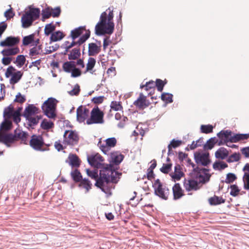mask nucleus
<instances>
[{
	"mask_svg": "<svg viewBox=\"0 0 249 249\" xmlns=\"http://www.w3.org/2000/svg\"><path fill=\"white\" fill-rule=\"evenodd\" d=\"M51 16L53 17H57L60 13V9L59 8L57 7L54 9L50 8Z\"/></svg>",
	"mask_w": 249,
	"mask_h": 249,
	"instance_id": "69168bd1",
	"label": "nucleus"
},
{
	"mask_svg": "<svg viewBox=\"0 0 249 249\" xmlns=\"http://www.w3.org/2000/svg\"><path fill=\"white\" fill-rule=\"evenodd\" d=\"M174 199L177 200L180 198L184 195L183 190L179 183H176L172 188Z\"/></svg>",
	"mask_w": 249,
	"mask_h": 249,
	"instance_id": "5701e85b",
	"label": "nucleus"
},
{
	"mask_svg": "<svg viewBox=\"0 0 249 249\" xmlns=\"http://www.w3.org/2000/svg\"><path fill=\"white\" fill-rule=\"evenodd\" d=\"M164 85L165 84L163 83V81L160 79H157L155 83V86H157L158 90L159 91L162 90Z\"/></svg>",
	"mask_w": 249,
	"mask_h": 249,
	"instance_id": "052dcab7",
	"label": "nucleus"
},
{
	"mask_svg": "<svg viewBox=\"0 0 249 249\" xmlns=\"http://www.w3.org/2000/svg\"><path fill=\"white\" fill-rule=\"evenodd\" d=\"M228 167V165L223 161H217L213 164V168L215 170H222Z\"/></svg>",
	"mask_w": 249,
	"mask_h": 249,
	"instance_id": "f704fd0d",
	"label": "nucleus"
},
{
	"mask_svg": "<svg viewBox=\"0 0 249 249\" xmlns=\"http://www.w3.org/2000/svg\"><path fill=\"white\" fill-rule=\"evenodd\" d=\"M200 129L201 132L207 134L213 131V126L210 124L201 125Z\"/></svg>",
	"mask_w": 249,
	"mask_h": 249,
	"instance_id": "79ce46f5",
	"label": "nucleus"
},
{
	"mask_svg": "<svg viewBox=\"0 0 249 249\" xmlns=\"http://www.w3.org/2000/svg\"><path fill=\"white\" fill-rule=\"evenodd\" d=\"M217 136L225 142H232L233 136H232L231 131L228 130H222L217 134Z\"/></svg>",
	"mask_w": 249,
	"mask_h": 249,
	"instance_id": "4be33fe9",
	"label": "nucleus"
},
{
	"mask_svg": "<svg viewBox=\"0 0 249 249\" xmlns=\"http://www.w3.org/2000/svg\"><path fill=\"white\" fill-rule=\"evenodd\" d=\"M71 175L73 180L75 181H80L82 178L80 173L77 170L71 172Z\"/></svg>",
	"mask_w": 249,
	"mask_h": 249,
	"instance_id": "49530a36",
	"label": "nucleus"
},
{
	"mask_svg": "<svg viewBox=\"0 0 249 249\" xmlns=\"http://www.w3.org/2000/svg\"><path fill=\"white\" fill-rule=\"evenodd\" d=\"M124 159L123 155L118 152H114L111 153L110 161L115 164H119Z\"/></svg>",
	"mask_w": 249,
	"mask_h": 249,
	"instance_id": "393cba45",
	"label": "nucleus"
},
{
	"mask_svg": "<svg viewBox=\"0 0 249 249\" xmlns=\"http://www.w3.org/2000/svg\"><path fill=\"white\" fill-rule=\"evenodd\" d=\"M80 55L79 50L77 49H74L69 54V59L75 60L77 59Z\"/></svg>",
	"mask_w": 249,
	"mask_h": 249,
	"instance_id": "a19ab883",
	"label": "nucleus"
},
{
	"mask_svg": "<svg viewBox=\"0 0 249 249\" xmlns=\"http://www.w3.org/2000/svg\"><path fill=\"white\" fill-rule=\"evenodd\" d=\"M55 28V26L52 24H48L45 27L44 32L47 36H49L52 32H53Z\"/></svg>",
	"mask_w": 249,
	"mask_h": 249,
	"instance_id": "37998d69",
	"label": "nucleus"
},
{
	"mask_svg": "<svg viewBox=\"0 0 249 249\" xmlns=\"http://www.w3.org/2000/svg\"><path fill=\"white\" fill-rule=\"evenodd\" d=\"M153 186L156 195L163 199H167L169 195V190L166 186L161 184L159 179L155 180Z\"/></svg>",
	"mask_w": 249,
	"mask_h": 249,
	"instance_id": "0eeeda50",
	"label": "nucleus"
},
{
	"mask_svg": "<svg viewBox=\"0 0 249 249\" xmlns=\"http://www.w3.org/2000/svg\"><path fill=\"white\" fill-rule=\"evenodd\" d=\"M57 101L53 98H48L42 105V108L45 114L49 118H54L56 116L55 109Z\"/></svg>",
	"mask_w": 249,
	"mask_h": 249,
	"instance_id": "20e7f679",
	"label": "nucleus"
},
{
	"mask_svg": "<svg viewBox=\"0 0 249 249\" xmlns=\"http://www.w3.org/2000/svg\"><path fill=\"white\" fill-rule=\"evenodd\" d=\"M79 187L85 189V193H88L91 188V183L86 179L82 180L79 184Z\"/></svg>",
	"mask_w": 249,
	"mask_h": 249,
	"instance_id": "2f4dec72",
	"label": "nucleus"
},
{
	"mask_svg": "<svg viewBox=\"0 0 249 249\" xmlns=\"http://www.w3.org/2000/svg\"><path fill=\"white\" fill-rule=\"evenodd\" d=\"M103 123V113L98 108H93L90 112V117L87 119V124H102Z\"/></svg>",
	"mask_w": 249,
	"mask_h": 249,
	"instance_id": "6e6552de",
	"label": "nucleus"
},
{
	"mask_svg": "<svg viewBox=\"0 0 249 249\" xmlns=\"http://www.w3.org/2000/svg\"><path fill=\"white\" fill-rule=\"evenodd\" d=\"M19 38L15 36H8L4 40L0 42V46L2 47H10L17 46L19 42Z\"/></svg>",
	"mask_w": 249,
	"mask_h": 249,
	"instance_id": "f3484780",
	"label": "nucleus"
},
{
	"mask_svg": "<svg viewBox=\"0 0 249 249\" xmlns=\"http://www.w3.org/2000/svg\"><path fill=\"white\" fill-rule=\"evenodd\" d=\"M31 146L36 150H42V146L44 144L42 137L41 136L33 135L30 142Z\"/></svg>",
	"mask_w": 249,
	"mask_h": 249,
	"instance_id": "2eb2a0df",
	"label": "nucleus"
},
{
	"mask_svg": "<svg viewBox=\"0 0 249 249\" xmlns=\"http://www.w3.org/2000/svg\"><path fill=\"white\" fill-rule=\"evenodd\" d=\"M173 95L168 93H163L161 95V99L166 103H172Z\"/></svg>",
	"mask_w": 249,
	"mask_h": 249,
	"instance_id": "ea45409f",
	"label": "nucleus"
},
{
	"mask_svg": "<svg viewBox=\"0 0 249 249\" xmlns=\"http://www.w3.org/2000/svg\"><path fill=\"white\" fill-rule=\"evenodd\" d=\"M87 175L91 178L96 180L95 185L101 188L104 191L103 187L109 182H117L118 178H119L120 174L115 170H112L109 168H105L100 170V178H98V171L94 169L91 171L87 169Z\"/></svg>",
	"mask_w": 249,
	"mask_h": 249,
	"instance_id": "f257e3e1",
	"label": "nucleus"
},
{
	"mask_svg": "<svg viewBox=\"0 0 249 249\" xmlns=\"http://www.w3.org/2000/svg\"><path fill=\"white\" fill-rule=\"evenodd\" d=\"M39 15L38 8L30 7L29 11H26L21 17L22 26L23 28L29 27L34 20L39 18Z\"/></svg>",
	"mask_w": 249,
	"mask_h": 249,
	"instance_id": "7ed1b4c3",
	"label": "nucleus"
},
{
	"mask_svg": "<svg viewBox=\"0 0 249 249\" xmlns=\"http://www.w3.org/2000/svg\"><path fill=\"white\" fill-rule=\"evenodd\" d=\"M85 31L86 32L88 31L86 30L84 26L79 27L78 28L75 29L71 31V36L73 40L78 37L80 35L83 34V32ZM88 31H89L88 30Z\"/></svg>",
	"mask_w": 249,
	"mask_h": 249,
	"instance_id": "c85d7f7f",
	"label": "nucleus"
},
{
	"mask_svg": "<svg viewBox=\"0 0 249 249\" xmlns=\"http://www.w3.org/2000/svg\"><path fill=\"white\" fill-rule=\"evenodd\" d=\"M243 179L244 188L246 190H249V174L245 173Z\"/></svg>",
	"mask_w": 249,
	"mask_h": 249,
	"instance_id": "8fccbe9b",
	"label": "nucleus"
},
{
	"mask_svg": "<svg viewBox=\"0 0 249 249\" xmlns=\"http://www.w3.org/2000/svg\"><path fill=\"white\" fill-rule=\"evenodd\" d=\"M90 36V32L88 31L85 33V34L83 35L79 39L77 42H75L73 40V41L70 43L69 41H66L63 44V47L66 50V52H68V50L75 46L76 44H78L79 45L83 43L87 39L89 38Z\"/></svg>",
	"mask_w": 249,
	"mask_h": 249,
	"instance_id": "4468645a",
	"label": "nucleus"
},
{
	"mask_svg": "<svg viewBox=\"0 0 249 249\" xmlns=\"http://www.w3.org/2000/svg\"><path fill=\"white\" fill-rule=\"evenodd\" d=\"M40 126L44 130H49L53 127L54 124L51 121L44 119L41 122Z\"/></svg>",
	"mask_w": 249,
	"mask_h": 249,
	"instance_id": "473e14b6",
	"label": "nucleus"
},
{
	"mask_svg": "<svg viewBox=\"0 0 249 249\" xmlns=\"http://www.w3.org/2000/svg\"><path fill=\"white\" fill-rule=\"evenodd\" d=\"M236 177L234 174L232 173H228L227 175L226 178L225 179V182L227 183H231L233 182Z\"/></svg>",
	"mask_w": 249,
	"mask_h": 249,
	"instance_id": "603ef678",
	"label": "nucleus"
},
{
	"mask_svg": "<svg viewBox=\"0 0 249 249\" xmlns=\"http://www.w3.org/2000/svg\"><path fill=\"white\" fill-rule=\"evenodd\" d=\"M80 91V87L78 85L76 84L74 86L72 90L69 91V93L71 95H76L79 93Z\"/></svg>",
	"mask_w": 249,
	"mask_h": 249,
	"instance_id": "e2e57ef3",
	"label": "nucleus"
},
{
	"mask_svg": "<svg viewBox=\"0 0 249 249\" xmlns=\"http://www.w3.org/2000/svg\"><path fill=\"white\" fill-rule=\"evenodd\" d=\"M134 104L139 108H144L148 106L146 103L145 97L142 94L140 95L139 97L134 102Z\"/></svg>",
	"mask_w": 249,
	"mask_h": 249,
	"instance_id": "cd10ccee",
	"label": "nucleus"
},
{
	"mask_svg": "<svg viewBox=\"0 0 249 249\" xmlns=\"http://www.w3.org/2000/svg\"><path fill=\"white\" fill-rule=\"evenodd\" d=\"M88 161L91 166L97 168H102L103 169L105 168H109L111 169V167L108 165L105 167L103 163L104 159L99 154L89 156L88 157Z\"/></svg>",
	"mask_w": 249,
	"mask_h": 249,
	"instance_id": "9d476101",
	"label": "nucleus"
},
{
	"mask_svg": "<svg viewBox=\"0 0 249 249\" xmlns=\"http://www.w3.org/2000/svg\"><path fill=\"white\" fill-rule=\"evenodd\" d=\"M20 50L18 47L14 46L10 47H5L1 51V53L4 56H10L15 55L19 53Z\"/></svg>",
	"mask_w": 249,
	"mask_h": 249,
	"instance_id": "aec40b11",
	"label": "nucleus"
},
{
	"mask_svg": "<svg viewBox=\"0 0 249 249\" xmlns=\"http://www.w3.org/2000/svg\"><path fill=\"white\" fill-rule=\"evenodd\" d=\"M75 66V62L73 61H70L65 62L63 65V70L68 73L71 72L72 70Z\"/></svg>",
	"mask_w": 249,
	"mask_h": 249,
	"instance_id": "7c9ffc66",
	"label": "nucleus"
},
{
	"mask_svg": "<svg viewBox=\"0 0 249 249\" xmlns=\"http://www.w3.org/2000/svg\"><path fill=\"white\" fill-rule=\"evenodd\" d=\"M249 134H236L234 135L232 139V142H236L240 140H243L248 139Z\"/></svg>",
	"mask_w": 249,
	"mask_h": 249,
	"instance_id": "4c0bfd02",
	"label": "nucleus"
},
{
	"mask_svg": "<svg viewBox=\"0 0 249 249\" xmlns=\"http://www.w3.org/2000/svg\"><path fill=\"white\" fill-rule=\"evenodd\" d=\"M155 86V83L154 81H150L147 82L145 85L141 86L142 89H144L146 91H149L154 88Z\"/></svg>",
	"mask_w": 249,
	"mask_h": 249,
	"instance_id": "de8ad7c7",
	"label": "nucleus"
},
{
	"mask_svg": "<svg viewBox=\"0 0 249 249\" xmlns=\"http://www.w3.org/2000/svg\"><path fill=\"white\" fill-rule=\"evenodd\" d=\"M71 73V77H73L79 76L81 74V71L78 69L76 68L75 67Z\"/></svg>",
	"mask_w": 249,
	"mask_h": 249,
	"instance_id": "774afa93",
	"label": "nucleus"
},
{
	"mask_svg": "<svg viewBox=\"0 0 249 249\" xmlns=\"http://www.w3.org/2000/svg\"><path fill=\"white\" fill-rule=\"evenodd\" d=\"M15 135L14 136H15V138L16 137L19 138H24L26 137L27 134L24 131H20L19 129H16L15 130Z\"/></svg>",
	"mask_w": 249,
	"mask_h": 249,
	"instance_id": "bf43d9fd",
	"label": "nucleus"
},
{
	"mask_svg": "<svg viewBox=\"0 0 249 249\" xmlns=\"http://www.w3.org/2000/svg\"><path fill=\"white\" fill-rule=\"evenodd\" d=\"M196 162L203 166H207L210 163L209 153L206 151H198L194 153Z\"/></svg>",
	"mask_w": 249,
	"mask_h": 249,
	"instance_id": "9b49d317",
	"label": "nucleus"
},
{
	"mask_svg": "<svg viewBox=\"0 0 249 249\" xmlns=\"http://www.w3.org/2000/svg\"><path fill=\"white\" fill-rule=\"evenodd\" d=\"M70 163L73 166H78L80 164L79 160L77 156L75 155H70L69 157Z\"/></svg>",
	"mask_w": 249,
	"mask_h": 249,
	"instance_id": "c9c22d12",
	"label": "nucleus"
},
{
	"mask_svg": "<svg viewBox=\"0 0 249 249\" xmlns=\"http://www.w3.org/2000/svg\"><path fill=\"white\" fill-rule=\"evenodd\" d=\"M12 127V122L8 120H5L1 124L0 129L2 130H7L10 129Z\"/></svg>",
	"mask_w": 249,
	"mask_h": 249,
	"instance_id": "c03bdc74",
	"label": "nucleus"
},
{
	"mask_svg": "<svg viewBox=\"0 0 249 249\" xmlns=\"http://www.w3.org/2000/svg\"><path fill=\"white\" fill-rule=\"evenodd\" d=\"M26 58L25 56L23 55H19L17 57L16 60L14 63L16 64L18 68H21L24 64Z\"/></svg>",
	"mask_w": 249,
	"mask_h": 249,
	"instance_id": "e433bc0d",
	"label": "nucleus"
},
{
	"mask_svg": "<svg viewBox=\"0 0 249 249\" xmlns=\"http://www.w3.org/2000/svg\"><path fill=\"white\" fill-rule=\"evenodd\" d=\"M190 175L191 177L196 179L198 183H205L209 181L211 176L209 170L203 168H198L196 171L191 172Z\"/></svg>",
	"mask_w": 249,
	"mask_h": 249,
	"instance_id": "39448f33",
	"label": "nucleus"
},
{
	"mask_svg": "<svg viewBox=\"0 0 249 249\" xmlns=\"http://www.w3.org/2000/svg\"><path fill=\"white\" fill-rule=\"evenodd\" d=\"M21 108L18 107V109L15 110L12 105H10L4 111V116L7 118H13L15 123L18 124L20 121V111Z\"/></svg>",
	"mask_w": 249,
	"mask_h": 249,
	"instance_id": "1a4fd4ad",
	"label": "nucleus"
},
{
	"mask_svg": "<svg viewBox=\"0 0 249 249\" xmlns=\"http://www.w3.org/2000/svg\"><path fill=\"white\" fill-rule=\"evenodd\" d=\"M37 112V108L33 105H30L25 108L23 115L25 118H29L35 116Z\"/></svg>",
	"mask_w": 249,
	"mask_h": 249,
	"instance_id": "b1692460",
	"label": "nucleus"
},
{
	"mask_svg": "<svg viewBox=\"0 0 249 249\" xmlns=\"http://www.w3.org/2000/svg\"><path fill=\"white\" fill-rule=\"evenodd\" d=\"M113 17L112 7H109L101 14L100 20L95 27V34L97 35H111L113 33L114 30Z\"/></svg>",
	"mask_w": 249,
	"mask_h": 249,
	"instance_id": "f03ea898",
	"label": "nucleus"
},
{
	"mask_svg": "<svg viewBox=\"0 0 249 249\" xmlns=\"http://www.w3.org/2000/svg\"><path fill=\"white\" fill-rule=\"evenodd\" d=\"M187 165L191 172L196 171L198 168L196 166V165L190 159L187 160Z\"/></svg>",
	"mask_w": 249,
	"mask_h": 249,
	"instance_id": "6e6d98bb",
	"label": "nucleus"
},
{
	"mask_svg": "<svg viewBox=\"0 0 249 249\" xmlns=\"http://www.w3.org/2000/svg\"><path fill=\"white\" fill-rule=\"evenodd\" d=\"M228 155V151L224 147H220L215 153V156L216 158L221 160L226 159Z\"/></svg>",
	"mask_w": 249,
	"mask_h": 249,
	"instance_id": "bb28decb",
	"label": "nucleus"
},
{
	"mask_svg": "<svg viewBox=\"0 0 249 249\" xmlns=\"http://www.w3.org/2000/svg\"><path fill=\"white\" fill-rule=\"evenodd\" d=\"M15 140V136L12 134H5L0 130V142L4 143L7 147H10Z\"/></svg>",
	"mask_w": 249,
	"mask_h": 249,
	"instance_id": "a211bd4d",
	"label": "nucleus"
},
{
	"mask_svg": "<svg viewBox=\"0 0 249 249\" xmlns=\"http://www.w3.org/2000/svg\"><path fill=\"white\" fill-rule=\"evenodd\" d=\"M26 118L28 120L29 125L30 126L36 124L39 120V118L38 116H31Z\"/></svg>",
	"mask_w": 249,
	"mask_h": 249,
	"instance_id": "58836bf2",
	"label": "nucleus"
},
{
	"mask_svg": "<svg viewBox=\"0 0 249 249\" xmlns=\"http://www.w3.org/2000/svg\"><path fill=\"white\" fill-rule=\"evenodd\" d=\"M240 159V155L239 153H235L234 154H233L232 155H231V156H230L228 160H227V161L228 162H236V161H237L239 160Z\"/></svg>",
	"mask_w": 249,
	"mask_h": 249,
	"instance_id": "09e8293b",
	"label": "nucleus"
},
{
	"mask_svg": "<svg viewBox=\"0 0 249 249\" xmlns=\"http://www.w3.org/2000/svg\"><path fill=\"white\" fill-rule=\"evenodd\" d=\"M15 102L22 103L25 101V97L21 94L20 93H18L16 96Z\"/></svg>",
	"mask_w": 249,
	"mask_h": 249,
	"instance_id": "680f3d73",
	"label": "nucleus"
},
{
	"mask_svg": "<svg viewBox=\"0 0 249 249\" xmlns=\"http://www.w3.org/2000/svg\"><path fill=\"white\" fill-rule=\"evenodd\" d=\"M42 16L43 20L50 18L51 16L50 8H47L43 10L42 12Z\"/></svg>",
	"mask_w": 249,
	"mask_h": 249,
	"instance_id": "864d4df0",
	"label": "nucleus"
},
{
	"mask_svg": "<svg viewBox=\"0 0 249 249\" xmlns=\"http://www.w3.org/2000/svg\"><path fill=\"white\" fill-rule=\"evenodd\" d=\"M78 141L77 133L73 131H66L64 134L63 144L65 145H73L76 144Z\"/></svg>",
	"mask_w": 249,
	"mask_h": 249,
	"instance_id": "f8f14e48",
	"label": "nucleus"
},
{
	"mask_svg": "<svg viewBox=\"0 0 249 249\" xmlns=\"http://www.w3.org/2000/svg\"><path fill=\"white\" fill-rule=\"evenodd\" d=\"M181 142L180 141H176L175 140H173L170 142V144L168 145V149L170 151L172 148H176L180 145Z\"/></svg>",
	"mask_w": 249,
	"mask_h": 249,
	"instance_id": "4d7b16f0",
	"label": "nucleus"
},
{
	"mask_svg": "<svg viewBox=\"0 0 249 249\" xmlns=\"http://www.w3.org/2000/svg\"><path fill=\"white\" fill-rule=\"evenodd\" d=\"M34 35H31L28 36H25L23 39V44L24 45H28L33 41Z\"/></svg>",
	"mask_w": 249,
	"mask_h": 249,
	"instance_id": "5fc2aeb1",
	"label": "nucleus"
},
{
	"mask_svg": "<svg viewBox=\"0 0 249 249\" xmlns=\"http://www.w3.org/2000/svg\"><path fill=\"white\" fill-rule=\"evenodd\" d=\"M12 61V57L9 56H4L1 60V62L4 65H9Z\"/></svg>",
	"mask_w": 249,
	"mask_h": 249,
	"instance_id": "338daca9",
	"label": "nucleus"
},
{
	"mask_svg": "<svg viewBox=\"0 0 249 249\" xmlns=\"http://www.w3.org/2000/svg\"><path fill=\"white\" fill-rule=\"evenodd\" d=\"M221 198H220L219 197L217 196H214L213 197H211L209 199V203L211 205H217L221 203Z\"/></svg>",
	"mask_w": 249,
	"mask_h": 249,
	"instance_id": "13d9d810",
	"label": "nucleus"
},
{
	"mask_svg": "<svg viewBox=\"0 0 249 249\" xmlns=\"http://www.w3.org/2000/svg\"><path fill=\"white\" fill-rule=\"evenodd\" d=\"M111 109L115 111H119L122 109L120 103L117 101H112L110 104Z\"/></svg>",
	"mask_w": 249,
	"mask_h": 249,
	"instance_id": "a18cd8bd",
	"label": "nucleus"
},
{
	"mask_svg": "<svg viewBox=\"0 0 249 249\" xmlns=\"http://www.w3.org/2000/svg\"><path fill=\"white\" fill-rule=\"evenodd\" d=\"M171 168L170 164H163L162 167L160 168V171L163 173H168Z\"/></svg>",
	"mask_w": 249,
	"mask_h": 249,
	"instance_id": "0e129e2a",
	"label": "nucleus"
},
{
	"mask_svg": "<svg viewBox=\"0 0 249 249\" xmlns=\"http://www.w3.org/2000/svg\"><path fill=\"white\" fill-rule=\"evenodd\" d=\"M22 75L23 72L21 71H18L12 66L8 67L5 72L6 78L9 79V83L12 85L18 82Z\"/></svg>",
	"mask_w": 249,
	"mask_h": 249,
	"instance_id": "423d86ee",
	"label": "nucleus"
},
{
	"mask_svg": "<svg viewBox=\"0 0 249 249\" xmlns=\"http://www.w3.org/2000/svg\"><path fill=\"white\" fill-rule=\"evenodd\" d=\"M183 175L184 174L181 171L179 165H176L174 168V172L170 174L172 180L174 182L179 180Z\"/></svg>",
	"mask_w": 249,
	"mask_h": 249,
	"instance_id": "412c9836",
	"label": "nucleus"
},
{
	"mask_svg": "<svg viewBox=\"0 0 249 249\" xmlns=\"http://www.w3.org/2000/svg\"><path fill=\"white\" fill-rule=\"evenodd\" d=\"M100 43L97 45L94 43L89 44V54L90 56H93L98 53L100 51Z\"/></svg>",
	"mask_w": 249,
	"mask_h": 249,
	"instance_id": "a878e982",
	"label": "nucleus"
},
{
	"mask_svg": "<svg viewBox=\"0 0 249 249\" xmlns=\"http://www.w3.org/2000/svg\"><path fill=\"white\" fill-rule=\"evenodd\" d=\"M117 142L116 139L114 137L107 139L102 143L100 141L98 143V145L100 146L102 151L105 154L109 151L110 148L113 147L115 146Z\"/></svg>",
	"mask_w": 249,
	"mask_h": 249,
	"instance_id": "ddd939ff",
	"label": "nucleus"
},
{
	"mask_svg": "<svg viewBox=\"0 0 249 249\" xmlns=\"http://www.w3.org/2000/svg\"><path fill=\"white\" fill-rule=\"evenodd\" d=\"M89 114V111L88 109L83 106H80L76 110L77 120L79 123L84 122L88 118Z\"/></svg>",
	"mask_w": 249,
	"mask_h": 249,
	"instance_id": "dca6fc26",
	"label": "nucleus"
},
{
	"mask_svg": "<svg viewBox=\"0 0 249 249\" xmlns=\"http://www.w3.org/2000/svg\"><path fill=\"white\" fill-rule=\"evenodd\" d=\"M64 36L63 33L59 31L52 34L50 39L52 41L55 42L61 40Z\"/></svg>",
	"mask_w": 249,
	"mask_h": 249,
	"instance_id": "c756f323",
	"label": "nucleus"
},
{
	"mask_svg": "<svg viewBox=\"0 0 249 249\" xmlns=\"http://www.w3.org/2000/svg\"><path fill=\"white\" fill-rule=\"evenodd\" d=\"M198 182L194 178L189 179H185L184 181V187L187 191L197 190L199 189Z\"/></svg>",
	"mask_w": 249,
	"mask_h": 249,
	"instance_id": "6ab92c4d",
	"label": "nucleus"
},
{
	"mask_svg": "<svg viewBox=\"0 0 249 249\" xmlns=\"http://www.w3.org/2000/svg\"><path fill=\"white\" fill-rule=\"evenodd\" d=\"M240 190L239 189L237 186L236 185H232L231 186V192L230 194L233 196H237Z\"/></svg>",
	"mask_w": 249,
	"mask_h": 249,
	"instance_id": "3c124183",
	"label": "nucleus"
},
{
	"mask_svg": "<svg viewBox=\"0 0 249 249\" xmlns=\"http://www.w3.org/2000/svg\"><path fill=\"white\" fill-rule=\"evenodd\" d=\"M96 60L94 58L90 57L88 59V63L87 64L86 70L88 71H90L91 73H93L92 69L95 66Z\"/></svg>",
	"mask_w": 249,
	"mask_h": 249,
	"instance_id": "72a5a7b5",
	"label": "nucleus"
}]
</instances>
